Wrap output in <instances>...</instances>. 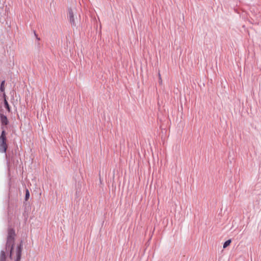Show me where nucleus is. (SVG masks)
I'll return each mask as SVG.
<instances>
[{
	"label": "nucleus",
	"mask_w": 261,
	"mask_h": 261,
	"mask_svg": "<svg viewBox=\"0 0 261 261\" xmlns=\"http://www.w3.org/2000/svg\"><path fill=\"white\" fill-rule=\"evenodd\" d=\"M5 249L0 252V261H5L6 256H9L11 259L20 261L21 256L22 246H5Z\"/></svg>",
	"instance_id": "obj_1"
},
{
	"label": "nucleus",
	"mask_w": 261,
	"mask_h": 261,
	"mask_svg": "<svg viewBox=\"0 0 261 261\" xmlns=\"http://www.w3.org/2000/svg\"><path fill=\"white\" fill-rule=\"evenodd\" d=\"M7 148L6 134L3 130L0 136V152L6 153Z\"/></svg>",
	"instance_id": "obj_2"
},
{
	"label": "nucleus",
	"mask_w": 261,
	"mask_h": 261,
	"mask_svg": "<svg viewBox=\"0 0 261 261\" xmlns=\"http://www.w3.org/2000/svg\"><path fill=\"white\" fill-rule=\"evenodd\" d=\"M15 236L16 234L15 230L12 228H9L8 229L6 245H14Z\"/></svg>",
	"instance_id": "obj_3"
},
{
	"label": "nucleus",
	"mask_w": 261,
	"mask_h": 261,
	"mask_svg": "<svg viewBox=\"0 0 261 261\" xmlns=\"http://www.w3.org/2000/svg\"><path fill=\"white\" fill-rule=\"evenodd\" d=\"M68 17L71 25L75 26L76 23L74 20V13L71 8L68 9Z\"/></svg>",
	"instance_id": "obj_4"
},
{
	"label": "nucleus",
	"mask_w": 261,
	"mask_h": 261,
	"mask_svg": "<svg viewBox=\"0 0 261 261\" xmlns=\"http://www.w3.org/2000/svg\"><path fill=\"white\" fill-rule=\"evenodd\" d=\"M0 119L2 124L3 125H7L9 123V121L7 119V117L6 115L0 112Z\"/></svg>",
	"instance_id": "obj_5"
},
{
	"label": "nucleus",
	"mask_w": 261,
	"mask_h": 261,
	"mask_svg": "<svg viewBox=\"0 0 261 261\" xmlns=\"http://www.w3.org/2000/svg\"><path fill=\"white\" fill-rule=\"evenodd\" d=\"M4 105H5V108L7 109V110L9 112H10V108L9 103H8V101L6 100V99H5V100H4Z\"/></svg>",
	"instance_id": "obj_6"
},
{
	"label": "nucleus",
	"mask_w": 261,
	"mask_h": 261,
	"mask_svg": "<svg viewBox=\"0 0 261 261\" xmlns=\"http://www.w3.org/2000/svg\"><path fill=\"white\" fill-rule=\"evenodd\" d=\"M5 81L2 82L0 87V90L1 92H4L5 88H4Z\"/></svg>",
	"instance_id": "obj_7"
},
{
	"label": "nucleus",
	"mask_w": 261,
	"mask_h": 261,
	"mask_svg": "<svg viewBox=\"0 0 261 261\" xmlns=\"http://www.w3.org/2000/svg\"><path fill=\"white\" fill-rule=\"evenodd\" d=\"M30 197V193H29V191L28 190H27L26 191V193H25V200H28V199Z\"/></svg>",
	"instance_id": "obj_8"
},
{
	"label": "nucleus",
	"mask_w": 261,
	"mask_h": 261,
	"mask_svg": "<svg viewBox=\"0 0 261 261\" xmlns=\"http://www.w3.org/2000/svg\"><path fill=\"white\" fill-rule=\"evenodd\" d=\"M231 242V240L229 239V240H227L226 241H225L223 245H230Z\"/></svg>",
	"instance_id": "obj_9"
},
{
	"label": "nucleus",
	"mask_w": 261,
	"mask_h": 261,
	"mask_svg": "<svg viewBox=\"0 0 261 261\" xmlns=\"http://www.w3.org/2000/svg\"><path fill=\"white\" fill-rule=\"evenodd\" d=\"M159 83H160V84H161L162 83V80L161 79V74H160V72H159Z\"/></svg>",
	"instance_id": "obj_10"
},
{
	"label": "nucleus",
	"mask_w": 261,
	"mask_h": 261,
	"mask_svg": "<svg viewBox=\"0 0 261 261\" xmlns=\"http://www.w3.org/2000/svg\"><path fill=\"white\" fill-rule=\"evenodd\" d=\"M223 246V248H226L228 246Z\"/></svg>",
	"instance_id": "obj_11"
},
{
	"label": "nucleus",
	"mask_w": 261,
	"mask_h": 261,
	"mask_svg": "<svg viewBox=\"0 0 261 261\" xmlns=\"http://www.w3.org/2000/svg\"><path fill=\"white\" fill-rule=\"evenodd\" d=\"M34 34H35V36H37V35H36V34L35 32H34Z\"/></svg>",
	"instance_id": "obj_12"
}]
</instances>
